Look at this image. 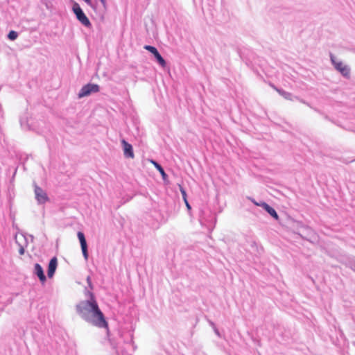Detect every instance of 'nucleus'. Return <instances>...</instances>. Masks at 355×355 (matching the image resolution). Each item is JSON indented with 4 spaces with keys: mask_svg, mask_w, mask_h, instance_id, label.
<instances>
[{
    "mask_svg": "<svg viewBox=\"0 0 355 355\" xmlns=\"http://www.w3.org/2000/svg\"><path fill=\"white\" fill-rule=\"evenodd\" d=\"M85 295L87 299L80 301L76 306L77 313L86 322L98 328L107 329L108 324L94 295L90 291H87Z\"/></svg>",
    "mask_w": 355,
    "mask_h": 355,
    "instance_id": "f257e3e1",
    "label": "nucleus"
},
{
    "mask_svg": "<svg viewBox=\"0 0 355 355\" xmlns=\"http://www.w3.org/2000/svg\"><path fill=\"white\" fill-rule=\"evenodd\" d=\"M330 61L334 69L338 71L344 78L349 79L351 76L350 67L344 63L341 60L337 58L334 54L330 53Z\"/></svg>",
    "mask_w": 355,
    "mask_h": 355,
    "instance_id": "f03ea898",
    "label": "nucleus"
},
{
    "mask_svg": "<svg viewBox=\"0 0 355 355\" xmlns=\"http://www.w3.org/2000/svg\"><path fill=\"white\" fill-rule=\"evenodd\" d=\"M72 10L75 14L77 19L85 27H90L91 22L88 17L85 15L80 5L74 2L72 6Z\"/></svg>",
    "mask_w": 355,
    "mask_h": 355,
    "instance_id": "7ed1b4c3",
    "label": "nucleus"
},
{
    "mask_svg": "<svg viewBox=\"0 0 355 355\" xmlns=\"http://www.w3.org/2000/svg\"><path fill=\"white\" fill-rule=\"evenodd\" d=\"M33 187L35 197L38 204H44L49 201V197L44 190L37 186L35 183L33 184Z\"/></svg>",
    "mask_w": 355,
    "mask_h": 355,
    "instance_id": "20e7f679",
    "label": "nucleus"
},
{
    "mask_svg": "<svg viewBox=\"0 0 355 355\" xmlns=\"http://www.w3.org/2000/svg\"><path fill=\"white\" fill-rule=\"evenodd\" d=\"M99 91V86L96 84H87L83 86L78 93V97L83 98Z\"/></svg>",
    "mask_w": 355,
    "mask_h": 355,
    "instance_id": "39448f33",
    "label": "nucleus"
},
{
    "mask_svg": "<svg viewBox=\"0 0 355 355\" xmlns=\"http://www.w3.org/2000/svg\"><path fill=\"white\" fill-rule=\"evenodd\" d=\"M144 49L150 52L152 54H153L157 61L162 67H164L166 66V62L164 59L162 57V55L159 54V53L158 52L157 49L155 47L150 45H146L144 46Z\"/></svg>",
    "mask_w": 355,
    "mask_h": 355,
    "instance_id": "423d86ee",
    "label": "nucleus"
},
{
    "mask_svg": "<svg viewBox=\"0 0 355 355\" xmlns=\"http://www.w3.org/2000/svg\"><path fill=\"white\" fill-rule=\"evenodd\" d=\"M77 236L80 241L83 255L85 259L87 260L88 259L87 245L85 235L83 232H78L77 234Z\"/></svg>",
    "mask_w": 355,
    "mask_h": 355,
    "instance_id": "0eeeda50",
    "label": "nucleus"
},
{
    "mask_svg": "<svg viewBox=\"0 0 355 355\" xmlns=\"http://www.w3.org/2000/svg\"><path fill=\"white\" fill-rule=\"evenodd\" d=\"M121 144L123 146L124 156L127 158L133 159L135 157V155L132 145L124 139L121 141Z\"/></svg>",
    "mask_w": 355,
    "mask_h": 355,
    "instance_id": "6e6552de",
    "label": "nucleus"
},
{
    "mask_svg": "<svg viewBox=\"0 0 355 355\" xmlns=\"http://www.w3.org/2000/svg\"><path fill=\"white\" fill-rule=\"evenodd\" d=\"M16 243L19 246V252L21 255L24 254V248L26 246V239L24 235L17 234L15 236Z\"/></svg>",
    "mask_w": 355,
    "mask_h": 355,
    "instance_id": "1a4fd4ad",
    "label": "nucleus"
},
{
    "mask_svg": "<svg viewBox=\"0 0 355 355\" xmlns=\"http://www.w3.org/2000/svg\"><path fill=\"white\" fill-rule=\"evenodd\" d=\"M260 207H261L263 209H264L272 217H273L275 219L278 220L279 216L277 214L276 211L269 206L266 202H260Z\"/></svg>",
    "mask_w": 355,
    "mask_h": 355,
    "instance_id": "9d476101",
    "label": "nucleus"
},
{
    "mask_svg": "<svg viewBox=\"0 0 355 355\" xmlns=\"http://www.w3.org/2000/svg\"><path fill=\"white\" fill-rule=\"evenodd\" d=\"M34 273L39 277L42 282H44L46 281V276L44 275L43 268L39 263L35 264Z\"/></svg>",
    "mask_w": 355,
    "mask_h": 355,
    "instance_id": "9b49d317",
    "label": "nucleus"
},
{
    "mask_svg": "<svg viewBox=\"0 0 355 355\" xmlns=\"http://www.w3.org/2000/svg\"><path fill=\"white\" fill-rule=\"evenodd\" d=\"M58 265L56 257H53L50 260L48 268V276L52 277L55 273Z\"/></svg>",
    "mask_w": 355,
    "mask_h": 355,
    "instance_id": "f8f14e48",
    "label": "nucleus"
},
{
    "mask_svg": "<svg viewBox=\"0 0 355 355\" xmlns=\"http://www.w3.org/2000/svg\"><path fill=\"white\" fill-rule=\"evenodd\" d=\"M272 87L275 90L277 91L282 97H284L285 99H287V100H290V101H293L294 98H297V97H293V95L289 93V92H285L284 90H282V89H278L277 87H276L274 85H272Z\"/></svg>",
    "mask_w": 355,
    "mask_h": 355,
    "instance_id": "ddd939ff",
    "label": "nucleus"
},
{
    "mask_svg": "<svg viewBox=\"0 0 355 355\" xmlns=\"http://www.w3.org/2000/svg\"><path fill=\"white\" fill-rule=\"evenodd\" d=\"M150 162L152 164H153V166L158 170V172L160 173V174H161V175L162 177L163 180L166 182V180H167V175L165 173V171H164L163 168L157 162H155L153 159H150Z\"/></svg>",
    "mask_w": 355,
    "mask_h": 355,
    "instance_id": "4468645a",
    "label": "nucleus"
},
{
    "mask_svg": "<svg viewBox=\"0 0 355 355\" xmlns=\"http://www.w3.org/2000/svg\"><path fill=\"white\" fill-rule=\"evenodd\" d=\"M179 188H180V192L182 193L183 200H184L187 207L189 209H190L191 207H190V205L189 204V202L187 201L186 191L184 189V188L180 184H179Z\"/></svg>",
    "mask_w": 355,
    "mask_h": 355,
    "instance_id": "2eb2a0df",
    "label": "nucleus"
},
{
    "mask_svg": "<svg viewBox=\"0 0 355 355\" xmlns=\"http://www.w3.org/2000/svg\"><path fill=\"white\" fill-rule=\"evenodd\" d=\"M17 37H18L17 33L16 31H10L8 35V37L10 40H16L17 38Z\"/></svg>",
    "mask_w": 355,
    "mask_h": 355,
    "instance_id": "dca6fc26",
    "label": "nucleus"
},
{
    "mask_svg": "<svg viewBox=\"0 0 355 355\" xmlns=\"http://www.w3.org/2000/svg\"><path fill=\"white\" fill-rule=\"evenodd\" d=\"M87 283H88V285H89V288H90L91 289H92V288H93V286H92V282H91V277H90L89 276H88V277H87Z\"/></svg>",
    "mask_w": 355,
    "mask_h": 355,
    "instance_id": "f3484780",
    "label": "nucleus"
},
{
    "mask_svg": "<svg viewBox=\"0 0 355 355\" xmlns=\"http://www.w3.org/2000/svg\"><path fill=\"white\" fill-rule=\"evenodd\" d=\"M104 8L106 7V0H100Z\"/></svg>",
    "mask_w": 355,
    "mask_h": 355,
    "instance_id": "a211bd4d",
    "label": "nucleus"
},
{
    "mask_svg": "<svg viewBox=\"0 0 355 355\" xmlns=\"http://www.w3.org/2000/svg\"><path fill=\"white\" fill-rule=\"evenodd\" d=\"M214 332L218 336H220L218 330L216 327H214Z\"/></svg>",
    "mask_w": 355,
    "mask_h": 355,
    "instance_id": "6ab92c4d",
    "label": "nucleus"
},
{
    "mask_svg": "<svg viewBox=\"0 0 355 355\" xmlns=\"http://www.w3.org/2000/svg\"><path fill=\"white\" fill-rule=\"evenodd\" d=\"M84 1L87 3V4H88L89 6L92 4V0H84Z\"/></svg>",
    "mask_w": 355,
    "mask_h": 355,
    "instance_id": "aec40b11",
    "label": "nucleus"
},
{
    "mask_svg": "<svg viewBox=\"0 0 355 355\" xmlns=\"http://www.w3.org/2000/svg\"><path fill=\"white\" fill-rule=\"evenodd\" d=\"M252 202H253L254 205H256L257 206H259V207H260V203H259V202H256V201H255V200H252Z\"/></svg>",
    "mask_w": 355,
    "mask_h": 355,
    "instance_id": "412c9836",
    "label": "nucleus"
}]
</instances>
